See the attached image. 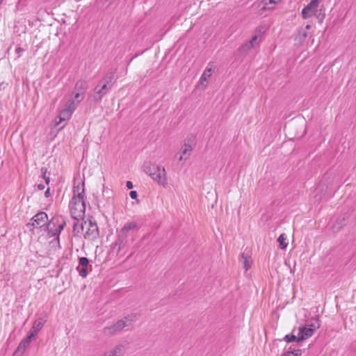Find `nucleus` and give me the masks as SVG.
<instances>
[{"label": "nucleus", "instance_id": "1", "mask_svg": "<svg viewBox=\"0 0 356 356\" xmlns=\"http://www.w3.org/2000/svg\"><path fill=\"white\" fill-rule=\"evenodd\" d=\"M69 207L71 216L74 220L82 218L84 216L86 206L83 183L81 186L78 185L74 188V196L70 202Z\"/></svg>", "mask_w": 356, "mask_h": 356}, {"label": "nucleus", "instance_id": "2", "mask_svg": "<svg viewBox=\"0 0 356 356\" xmlns=\"http://www.w3.org/2000/svg\"><path fill=\"white\" fill-rule=\"evenodd\" d=\"M144 171L159 185L165 187L168 184L166 172L163 166L147 163L144 165Z\"/></svg>", "mask_w": 356, "mask_h": 356}, {"label": "nucleus", "instance_id": "3", "mask_svg": "<svg viewBox=\"0 0 356 356\" xmlns=\"http://www.w3.org/2000/svg\"><path fill=\"white\" fill-rule=\"evenodd\" d=\"M138 229V224L134 221L127 222L124 224L118 232V239L115 243V245L118 247V251L124 248L127 237L136 232Z\"/></svg>", "mask_w": 356, "mask_h": 356}, {"label": "nucleus", "instance_id": "4", "mask_svg": "<svg viewBox=\"0 0 356 356\" xmlns=\"http://www.w3.org/2000/svg\"><path fill=\"white\" fill-rule=\"evenodd\" d=\"M136 320V314H130L125 316L123 319L119 320L113 325L106 327L104 332L106 334H113L120 332L124 327L131 325Z\"/></svg>", "mask_w": 356, "mask_h": 356}, {"label": "nucleus", "instance_id": "5", "mask_svg": "<svg viewBox=\"0 0 356 356\" xmlns=\"http://www.w3.org/2000/svg\"><path fill=\"white\" fill-rule=\"evenodd\" d=\"M66 225V222L61 216L53 218L47 227V234L50 237H58L61 231ZM58 239L59 238H57Z\"/></svg>", "mask_w": 356, "mask_h": 356}, {"label": "nucleus", "instance_id": "6", "mask_svg": "<svg viewBox=\"0 0 356 356\" xmlns=\"http://www.w3.org/2000/svg\"><path fill=\"white\" fill-rule=\"evenodd\" d=\"M87 227L84 237L88 240H95L99 236V229L96 222L89 220L88 222H85L84 227Z\"/></svg>", "mask_w": 356, "mask_h": 356}, {"label": "nucleus", "instance_id": "7", "mask_svg": "<svg viewBox=\"0 0 356 356\" xmlns=\"http://www.w3.org/2000/svg\"><path fill=\"white\" fill-rule=\"evenodd\" d=\"M33 220L32 222V225L35 228H40L47 225L48 221L47 214L44 212H39L35 214L33 218Z\"/></svg>", "mask_w": 356, "mask_h": 356}, {"label": "nucleus", "instance_id": "8", "mask_svg": "<svg viewBox=\"0 0 356 356\" xmlns=\"http://www.w3.org/2000/svg\"><path fill=\"white\" fill-rule=\"evenodd\" d=\"M318 6L316 5V0H312L309 4H307L302 10V16L304 19H308L312 17L316 12Z\"/></svg>", "mask_w": 356, "mask_h": 356}, {"label": "nucleus", "instance_id": "9", "mask_svg": "<svg viewBox=\"0 0 356 356\" xmlns=\"http://www.w3.org/2000/svg\"><path fill=\"white\" fill-rule=\"evenodd\" d=\"M194 147V143L193 141H189L188 140H186L184 141V144L182 146L181 149V156L179 159V161L182 160H186L192 152L193 149Z\"/></svg>", "mask_w": 356, "mask_h": 356}, {"label": "nucleus", "instance_id": "10", "mask_svg": "<svg viewBox=\"0 0 356 356\" xmlns=\"http://www.w3.org/2000/svg\"><path fill=\"white\" fill-rule=\"evenodd\" d=\"M314 332L310 327L307 326H300L298 327V341H303L313 335Z\"/></svg>", "mask_w": 356, "mask_h": 356}, {"label": "nucleus", "instance_id": "11", "mask_svg": "<svg viewBox=\"0 0 356 356\" xmlns=\"http://www.w3.org/2000/svg\"><path fill=\"white\" fill-rule=\"evenodd\" d=\"M112 85H108L105 83H101L95 88V92L99 95V99H101L108 91L111 89Z\"/></svg>", "mask_w": 356, "mask_h": 356}, {"label": "nucleus", "instance_id": "12", "mask_svg": "<svg viewBox=\"0 0 356 356\" xmlns=\"http://www.w3.org/2000/svg\"><path fill=\"white\" fill-rule=\"evenodd\" d=\"M44 322L43 318L35 320L29 334L33 338L44 326Z\"/></svg>", "mask_w": 356, "mask_h": 356}, {"label": "nucleus", "instance_id": "13", "mask_svg": "<svg viewBox=\"0 0 356 356\" xmlns=\"http://www.w3.org/2000/svg\"><path fill=\"white\" fill-rule=\"evenodd\" d=\"M312 29V26L310 24L306 25L305 28L299 29L296 39L298 40L300 42H303L309 35L308 31Z\"/></svg>", "mask_w": 356, "mask_h": 356}, {"label": "nucleus", "instance_id": "14", "mask_svg": "<svg viewBox=\"0 0 356 356\" xmlns=\"http://www.w3.org/2000/svg\"><path fill=\"white\" fill-rule=\"evenodd\" d=\"M124 346L122 344H118L113 348L105 352L102 356H120L123 354Z\"/></svg>", "mask_w": 356, "mask_h": 356}, {"label": "nucleus", "instance_id": "15", "mask_svg": "<svg viewBox=\"0 0 356 356\" xmlns=\"http://www.w3.org/2000/svg\"><path fill=\"white\" fill-rule=\"evenodd\" d=\"M256 34L248 41L250 44L252 45V48L255 46L258 45L260 42L259 38H261L262 33L264 32V27L259 26L256 29Z\"/></svg>", "mask_w": 356, "mask_h": 356}, {"label": "nucleus", "instance_id": "16", "mask_svg": "<svg viewBox=\"0 0 356 356\" xmlns=\"http://www.w3.org/2000/svg\"><path fill=\"white\" fill-rule=\"evenodd\" d=\"M240 262L243 265V268L245 271H248L252 264V259L251 257L245 254V253H242L240 258Z\"/></svg>", "mask_w": 356, "mask_h": 356}, {"label": "nucleus", "instance_id": "17", "mask_svg": "<svg viewBox=\"0 0 356 356\" xmlns=\"http://www.w3.org/2000/svg\"><path fill=\"white\" fill-rule=\"evenodd\" d=\"M212 73L211 67H207L204 72L202 73L200 79V84L206 86V82H207L208 79L210 78Z\"/></svg>", "mask_w": 356, "mask_h": 356}, {"label": "nucleus", "instance_id": "18", "mask_svg": "<svg viewBox=\"0 0 356 356\" xmlns=\"http://www.w3.org/2000/svg\"><path fill=\"white\" fill-rule=\"evenodd\" d=\"M114 76L115 71H109L106 74V75L102 78V79L100 81L101 83H105L106 84L113 86V80L114 79Z\"/></svg>", "mask_w": 356, "mask_h": 356}, {"label": "nucleus", "instance_id": "19", "mask_svg": "<svg viewBox=\"0 0 356 356\" xmlns=\"http://www.w3.org/2000/svg\"><path fill=\"white\" fill-rule=\"evenodd\" d=\"M33 337H31L29 334L19 344L17 347V350H22L24 351L29 345L32 340Z\"/></svg>", "mask_w": 356, "mask_h": 356}, {"label": "nucleus", "instance_id": "20", "mask_svg": "<svg viewBox=\"0 0 356 356\" xmlns=\"http://www.w3.org/2000/svg\"><path fill=\"white\" fill-rule=\"evenodd\" d=\"M87 88V82L83 80H79L76 82L74 90L85 94Z\"/></svg>", "mask_w": 356, "mask_h": 356}, {"label": "nucleus", "instance_id": "21", "mask_svg": "<svg viewBox=\"0 0 356 356\" xmlns=\"http://www.w3.org/2000/svg\"><path fill=\"white\" fill-rule=\"evenodd\" d=\"M279 247L281 249H285L288 245L287 237L285 234H282L277 238Z\"/></svg>", "mask_w": 356, "mask_h": 356}, {"label": "nucleus", "instance_id": "22", "mask_svg": "<svg viewBox=\"0 0 356 356\" xmlns=\"http://www.w3.org/2000/svg\"><path fill=\"white\" fill-rule=\"evenodd\" d=\"M72 113L70 112V111L67 110L66 108H64L62 110L59 115V122L65 120H67L70 118Z\"/></svg>", "mask_w": 356, "mask_h": 356}, {"label": "nucleus", "instance_id": "23", "mask_svg": "<svg viewBox=\"0 0 356 356\" xmlns=\"http://www.w3.org/2000/svg\"><path fill=\"white\" fill-rule=\"evenodd\" d=\"M301 350L300 349H291V347H289L288 350L284 353L282 356H300Z\"/></svg>", "mask_w": 356, "mask_h": 356}, {"label": "nucleus", "instance_id": "24", "mask_svg": "<svg viewBox=\"0 0 356 356\" xmlns=\"http://www.w3.org/2000/svg\"><path fill=\"white\" fill-rule=\"evenodd\" d=\"M307 327H310L313 332L318 329L321 326L319 320L318 318H314L311 321V323L306 325Z\"/></svg>", "mask_w": 356, "mask_h": 356}, {"label": "nucleus", "instance_id": "25", "mask_svg": "<svg viewBox=\"0 0 356 356\" xmlns=\"http://www.w3.org/2000/svg\"><path fill=\"white\" fill-rule=\"evenodd\" d=\"M77 105L78 104H76V102H75L74 99H70L66 104L65 108L68 111H70V112L73 113L74 111L76 109Z\"/></svg>", "mask_w": 356, "mask_h": 356}, {"label": "nucleus", "instance_id": "26", "mask_svg": "<svg viewBox=\"0 0 356 356\" xmlns=\"http://www.w3.org/2000/svg\"><path fill=\"white\" fill-rule=\"evenodd\" d=\"M84 98V94L83 93H81V92H77V91H75L74 92V97L72 99H74L75 101V102H76V104H79Z\"/></svg>", "mask_w": 356, "mask_h": 356}, {"label": "nucleus", "instance_id": "27", "mask_svg": "<svg viewBox=\"0 0 356 356\" xmlns=\"http://www.w3.org/2000/svg\"><path fill=\"white\" fill-rule=\"evenodd\" d=\"M251 49H252V45L250 44L248 42H246L240 47L239 51L243 53H246Z\"/></svg>", "mask_w": 356, "mask_h": 356}, {"label": "nucleus", "instance_id": "28", "mask_svg": "<svg viewBox=\"0 0 356 356\" xmlns=\"http://www.w3.org/2000/svg\"><path fill=\"white\" fill-rule=\"evenodd\" d=\"M284 340L285 341H286L287 343H291V342H293L294 341H298V335H295V334H286L284 337Z\"/></svg>", "mask_w": 356, "mask_h": 356}, {"label": "nucleus", "instance_id": "29", "mask_svg": "<svg viewBox=\"0 0 356 356\" xmlns=\"http://www.w3.org/2000/svg\"><path fill=\"white\" fill-rule=\"evenodd\" d=\"M76 270L79 271V274L81 277H86L87 276V275H88L87 267L80 268L79 266H78L76 268Z\"/></svg>", "mask_w": 356, "mask_h": 356}, {"label": "nucleus", "instance_id": "30", "mask_svg": "<svg viewBox=\"0 0 356 356\" xmlns=\"http://www.w3.org/2000/svg\"><path fill=\"white\" fill-rule=\"evenodd\" d=\"M89 264V260L87 257H81L79 259V265L81 266V267H88Z\"/></svg>", "mask_w": 356, "mask_h": 356}, {"label": "nucleus", "instance_id": "31", "mask_svg": "<svg viewBox=\"0 0 356 356\" xmlns=\"http://www.w3.org/2000/svg\"><path fill=\"white\" fill-rule=\"evenodd\" d=\"M47 168H41V172H42V173L43 174V177H44V179H45V182H46V184H49V177H47L45 176L46 172H47Z\"/></svg>", "mask_w": 356, "mask_h": 356}, {"label": "nucleus", "instance_id": "32", "mask_svg": "<svg viewBox=\"0 0 356 356\" xmlns=\"http://www.w3.org/2000/svg\"><path fill=\"white\" fill-rule=\"evenodd\" d=\"M78 227H80V228L83 230L84 229V225L81 224L80 225H79V222H74V225H73V229L74 231H76L77 229H78Z\"/></svg>", "mask_w": 356, "mask_h": 356}, {"label": "nucleus", "instance_id": "33", "mask_svg": "<svg viewBox=\"0 0 356 356\" xmlns=\"http://www.w3.org/2000/svg\"><path fill=\"white\" fill-rule=\"evenodd\" d=\"M129 195L131 199H136L138 194L136 191H131L129 193Z\"/></svg>", "mask_w": 356, "mask_h": 356}, {"label": "nucleus", "instance_id": "34", "mask_svg": "<svg viewBox=\"0 0 356 356\" xmlns=\"http://www.w3.org/2000/svg\"><path fill=\"white\" fill-rule=\"evenodd\" d=\"M22 51H24V49H22V48H21V47H17V48H16V49H15V52L17 54V55H18L17 56H18V57H19V56H20L21 53H22Z\"/></svg>", "mask_w": 356, "mask_h": 356}, {"label": "nucleus", "instance_id": "35", "mask_svg": "<svg viewBox=\"0 0 356 356\" xmlns=\"http://www.w3.org/2000/svg\"><path fill=\"white\" fill-rule=\"evenodd\" d=\"M126 186H127L128 188H129V189L132 188H133V184H132V182H131V181H127V183H126Z\"/></svg>", "mask_w": 356, "mask_h": 356}, {"label": "nucleus", "instance_id": "36", "mask_svg": "<svg viewBox=\"0 0 356 356\" xmlns=\"http://www.w3.org/2000/svg\"><path fill=\"white\" fill-rule=\"evenodd\" d=\"M37 187L39 190H43L44 188V185L42 184H38Z\"/></svg>", "mask_w": 356, "mask_h": 356}, {"label": "nucleus", "instance_id": "37", "mask_svg": "<svg viewBox=\"0 0 356 356\" xmlns=\"http://www.w3.org/2000/svg\"><path fill=\"white\" fill-rule=\"evenodd\" d=\"M44 195L47 197H49V195H50V190H49V188L46 190V191L44 193Z\"/></svg>", "mask_w": 356, "mask_h": 356}, {"label": "nucleus", "instance_id": "38", "mask_svg": "<svg viewBox=\"0 0 356 356\" xmlns=\"http://www.w3.org/2000/svg\"><path fill=\"white\" fill-rule=\"evenodd\" d=\"M281 0H269V3L276 4L280 2Z\"/></svg>", "mask_w": 356, "mask_h": 356}, {"label": "nucleus", "instance_id": "39", "mask_svg": "<svg viewBox=\"0 0 356 356\" xmlns=\"http://www.w3.org/2000/svg\"><path fill=\"white\" fill-rule=\"evenodd\" d=\"M318 19H319V21H320L321 22H323V17H320V15H318Z\"/></svg>", "mask_w": 356, "mask_h": 356}, {"label": "nucleus", "instance_id": "40", "mask_svg": "<svg viewBox=\"0 0 356 356\" xmlns=\"http://www.w3.org/2000/svg\"><path fill=\"white\" fill-rule=\"evenodd\" d=\"M133 254V252H131L127 257V259L130 258L131 257V255Z\"/></svg>", "mask_w": 356, "mask_h": 356}, {"label": "nucleus", "instance_id": "41", "mask_svg": "<svg viewBox=\"0 0 356 356\" xmlns=\"http://www.w3.org/2000/svg\"><path fill=\"white\" fill-rule=\"evenodd\" d=\"M316 5L318 6L320 0H316Z\"/></svg>", "mask_w": 356, "mask_h": 356}]
</instances>
